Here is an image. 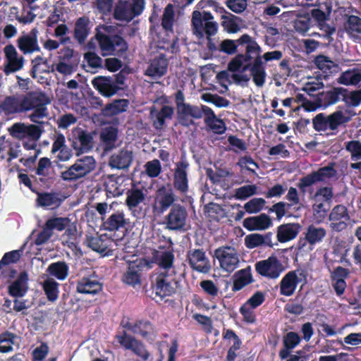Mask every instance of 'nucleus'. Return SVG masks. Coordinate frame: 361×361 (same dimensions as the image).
I'll list each match as a JSON object with an SVG mask.
<instances>
[{
    "mask_svg": "<svg viewBox=\"0 0 361 361\" xmlns=\"http://www.w3.org/2000/svg\"><path fill=\"white\" fill-rule=\"evenodd\" d=\"M239 44H245V54H238L228 63V70L231 72H250L254 83L262 87L265 82L267 73L263 61L262 49L257 42L247 34L238 39Z\"/></svg>",
    "mask_w": 361,
    "mask_h": 361,
    "instance_id": "1",
    "label": "nucleus"
},
{
    "mask_svg": "<svg viewBox=\"0 0 361 361\" xmlns=\"http://www.w3.org/2000/svg\"><path fill=\"white\" fill-rule=\"evenodd\" d=\"M355 115L354 111L349 109H337L330 114L319 113L312 118V126L317 132L329 131L327 135H336L340 128H345Z\"/></svg>",
    "mask_w": 361,
    "mask_h": 361,
    "instance_id": "2",
    "label": "nucleus"
},
{
    "mask_svg": "<svg viewBox=\"0 0 361 361\" xmlns=\"http://www.w3.org/2000/svg\"><path fill=\"white\" fill-rule=\"evenodd\" d=\"M23 112L32 110L29 116L30 120L35 123H42L39 119L48 116L46 106L51 101L46 93L41 91H30L20 99Z\"/></svg>",
    "mask_w": 361,
    "mask_h": 361,
    "instance_id": "3",
    "label": "nucleus"
},
{
    "mask_svg": "<svg viewBox=\"0 0 361 361\" xmlns=\"http://www.w3.org/2000/svg\"><path fill=\"white\" fill-rule=\"evenodd\" d=\"M97 40L103 56L114 55L123 59L126 57L128 44L121 35L101 33L97 35Z\"/></svg>",
    "mask_w": 361,
    "mask_h": 361,
    "instance_id": "4",
    "label": "nucleus"
},
{
    "mask_svg": "<svg viewBox=\"0 0 361 361\" xmlns=\"http://www.w3.org/2000/svg\"><path fill=\"white\" fill-rule=\"evenodd\" d=\"M213 16L209 11H204L202 14L199 11H194L192 13V29L193 34L202 38L205 34L210 41V37L216 35L218 25L216 22L210 21Z\"/></svg>",
    "mask_w": 361,
    "mask_h": 361,
    "instance_id": "5",
    "label": "nucleus"
},
{
    "mask_svg": "<svg viewBox=\"0 0 361 361\" xmlns=\"http://www.w3.org/2000/svg\"><path fill=\"white\" fill-rule=\"evenodd\" d=\"M96 160L92 156H83L76 159L67 170L61 173V178L66 181H75L92 172L96 168Z\"/></svg>",
    "mask_w": 361,
    "mask_h": 361,
    "instance_id": "6",
    "label": "nucleus"
},
{
    "mask_svg": "<svg viewBox=\"0 0 361 361\" xmlns=\"http://www.w3.org/2000/svg\"><path fill=\"white\" fill-rule=\"evenodd\" d=\"M177 284L176 271L173 269L171 273L161 271L152 280L153 291L161 299L173 295L176 291Z\"/></svg>",
    "mask_w": 361,
    "mask_h": 361,
    "instance_id": "7",
    "label": "nucleus"
},
{
    "mask_svg": "<svg viewBox=\"0 0 361 361\" xmlns=\"http://www.w3.org/2000/svg\"><path fill=\"white\" fill-rule=\"evenodd\" d=\"M336 175L337 171L334 169V163H330L327 166L321 167L302 177L298 183V188L305 195L308 191V188L319 182H326L327 180L335 178Z\"/></svg>",
    "mask_w": 361,
    "mask_h": 361,
    "instance_id": "8",
    "label": "nucleus"
},
{
    "mask_svg": "<svg viewBox=\"0 0 361 361\" xmlns=\"http://www.w3.org/2000/svg\"><path fill=\"white\" fill-rule=\"evenodd\" d=\"M121 326L135 335L153 342L157 337V330L154 325L147 319H138L130 322L129 317H124L121 322Z\"/></svg>",
    "mask_w": 361,
    "mask_h": 361,
    "instance_id": "9",
    "label": "nucleus"
},
{
    "mask_svg": "<svg viewBox=\"0 0 361 361\" xmlns=\"http://www.w3.org/2000/svg\"><path fill=\"white\" fill-rule=\"evenodd\" d=\"M176 195L170 187L161 185L156 190L153 203L152 204V212L155 215H161L175 204Z\"/></svg>",
    "mask_w": 361,
    "mask_h": 361,
    "instance_id": "10",
    "label": "nucleus"
},
{
    "mask_svg": "<svg viewBox=\"0 0 361 361\" xmlns=\"http://www.w3.org/2000/svg\"><path fill=\"white\" fill-rule=\"evenodd\" d=\"M116 338L124 349L132 351L142 361H147L149 360L150 353L140 340L127 334L126 331H123L117 334Z\"/></svg>",
    "mask_w": 361,
    "mask_h": 361,
    "instance_id": "11",
    "label": "nucleus"
},
{
    "mask_svg": "<svg viewBox=\"0 0 361 361\" xmlns=\"http://www.w3.org/2000/svg\"><path fill=\"white\" fill-rule=\"evenodd\" d=\"M214 257L218 259L220 267L227 272H233L239 265V255L233 247H218L214 250Z\"/></svg>",
    "mask_w": 361,
    "mask_h": 361,
    "instance_id": "12",
    "label": "nucleus"
},
{
    "mask_svg": "<svg viewBox=\"0 0 361 361\" xmlns=\"http://www.w3.org/2000/svg\"><path fill=\"white\" fill-rule=\"evenodd\" d=\"M189 166L190 164L185 157H181L180 160L175 164L173 185L174 189L183 195H186L189 191L188 176Z\"/></svg>",
    "mask_w": 361,
    "mask_h": 361,
    "instance_id": "13",
    "label": "nucleus"
},
{
    "mask_svg": "<svg viewBox=\"0 0 361 361\" xmlns=\"http://www.w3.org/2000/svg\"><path fill=\"white\" fill-rule=\"evenodd\" d=\"M188 216L187 209L184 206L180 204H173L165 217L166 228L171 231L184 230Z\"/></svg>",
    "mask_w": 361,
    "mask_h": 361,
    "instance_id": "14",
    "label": "nucleus"
},
{
    "mask_svg": "<svg viewBox=\"0 0 361 361\" xmlns=\"http://www.w3.org/2000/svg\"><path fill=\"white\" fill-rule=\"evenodd\" d=\"M25 124L23 123H16L10 128L9 131L11 135L16 138L24 140L25 138H30L32 140H39L42 133H44L43 124Z\"/></svg>",
    "mask_w": 361,
    "mask_h": 361,
    "instance_id": "15",
    "label": "nucleus"
},
{
    "mask_svg": "<svg viewBox=\"0 0 361 361\" xmlns=\"http://www.w3.org/2000/svg\"><path fill=\"white\" fill-rule=\"evenodd\" d=\"M255 267L256 271L260 276L272 279H277L284 269L281 262L274 255L257 262Z\"/></svg>",
    "mask_w": 361,
    "mask_h": 361,
    "instance_id": "16",
    "label": "nucleus"
},
{
    "mask_svg": "<svg viewBox=\"0 0 361 361\" xmlns=\"http://www.w3.org/2000/svg\"><path fill=\"white\" fill-rule=\"evenodd\" d=\"M350 219L347 207L343 204H337L329 213V227L335 232L343 231L348 228Z\"/></svg>",
    "mask_w": 361,
    "mask_h": 361,
    "instance_id": "17",
    "label": "nucleus"
},
{
    "mask_svg": "<svg viewBox=\"0 0 361 361\" xmlns=\"http://www.w3.org/2000/svg\"><path fill=\"white\" fill-rule=\"evenodd\" d=\"M186 259L192 270L200 273H207L211 265L203 249H190L187 252Z\"/></svg>",
    "mask_w": 361,
    "mask_h": 361,
    "instance_id": "18",
    "label": "nucleus"
},
{
    "mask_svg": "<svg viewBox=\"0 0 361 361\" xmlns=\"http://www.w3.org/2000/svg\"><path fill=\"white\" fill-rule=\"evenodd\" d=\"M5 55V64L4 71L8 75L21 70L24 65V58L19 56L15 47L10 44L4 49Z\"/></svg>",
    "mask_w": 361,
    "mask_h": 361,
    "instance_id": "19",
    "label": "nucleus"
},
{
    "mask_svg": "<svg viewBox=\"0 0 361 361\" xmlns=\"http://www.w3.org/2000/svg\"><path fill=\"white\" fill-rule=\"evenodd\" d=\"M114 78L111 76L99 75L93 78L92 85L98 92L104 97H111L115 95L121 87L115 85Z\"/></svg>",
    "mask_w": 361,
    "mask_h": 361,
    "instance_id": "20",
    "label": "nucleus"
},
{
    "mask_svg": "<svg viewBox=\"0 0 361 361\" xmlns=\"http://www.w3.org/2000/svg\"><path fill=\"white\" fill-rule=\"evenodd\" d=\"M38 30L33 28L28 34L21 35L16 40L17 47L24 54L40 51L37 40Z\"/></svg>",
    "mask_w": 361,
    "mask_h": 361,
    "instance_id": "21",
    "label": "nucleus"
},
{
    "mask_svg": "<svg viewBox=\"0 0 361 361\" xmlns=\"http://www.w3.org/2000/svg\"><path fill=\"white\" fill-rule=\"evenodd\" d=\"M73 147L77 154L90 151L93 147V136L85 130L78 128L73 132Z\"/></svg>",
    "mask_w": 361,
    "mask_h": 361,
    "instance_id": "22",
    "label": "nucleus"
},
{
    "mask_svg": "<svg viewBox=\"0 0 361 361\" xmlns=\"http://www.w3.org/2000/svg\"><path fill=\"white\" fill-rule=\"evenodd\" d=\"M349 248L344 244H336L333 247L332 251L328 257H325L326 263L329 269L334 267V264H343L346 267L352 265L350 261L347 258Z\"/></svg>",
    "mask_w": 361,
    "mask_h": 361,
    "instance_id": "23",
    "label": "nucleus"
},
{
    "mask_svg": "<svg viewBox=\"0 0 361 361\" xmlns=\"http://www.w3.org/2000/svg\"><path fill=\"white\" fill-rule=\"evenodd\" d=\"M103 284L93 276H83L76 283V290L79 293L96 295L102 290Z\"/></svg>",
    "mask_w": 361,
    "mask_h": 361,
    "instance_id": "24",
    "label": "nucleus"
},
{
    "mask_svg": "<svg viewBox=\"0 0 361 361\" xmlns=\"http://www.w3.org/2000/svg\"><path fill=\"white\" fill-rule=\"evenodd\" d=\"M169 61L164 54L155 56L148 66L145 75L152 78H160L166 74Z\"/></svg>",
    "mask_w": 361,
    "mask_h": 361,
    "instance_id": "25",
    "label": "nucleus"
},
{
    "mask_svg": "<svg viewBox=\"0 0 361 361\" xmlns=\"http://www.w3.org/2000/svg\"><path fill=\"white\" fill-rule=\"evenodd\" d=\"M65 199L61 192H43L37 194L36 202L39 207L53 209L58 208Z\"/></svg>",
    "mask_w": 361,
    "mask_h": 361,
    "instance_id": "26",
    "label": "nucleus"
},
{
    "mask_svg": "<svg viewBox=\"0 0 361 361\" xmlns=\"http://www.w3.org/2000/svg\"><path fill=\"white\" fill-rule=\"evenodd\" d=\"M350 271L338 266L331 272V286L336 295L341 296L345 290L347 284L345 281L349 276Z\"/></svg>",
    "mask_w": 361,
    "mask_h": 361,
    "instance_id": "27",
    "label": "nucleus"
},
{
    "mask_svg": "<svg viewBox=\"0 0 361 361\" xmlns=\"http://www.w3.org/2000/svg\"><path fill=\"white\" fill-rule=\"evenodd\" d=\"M87 245L92 250L107 255L111 251L113 241L106 234L87 237Z\"/></svg>",
    "mask_w": 361,
    "mask_h": 361,
    "instance_id": "28",
    "label": "nucleus"
},
{
    "mask_svg": "<svg viewBox=\"0 0 361 361\" xmlns=\"http://www.w3.org/2000/svg\"><path fill=\"white\" fill-rule=\"evenodd\" d=\"M343 92L345 91L343 87H333L328 90L319 92L318 101L322 105V109H326L342 101Z\"/></svg>",
    "mask_w": 361,
    "mask_h": 361,
    "instance_id": "29",
    "label": "nucleus"
},
{
    "mask_svg": "<svg viewBox=\"0 0 361 361\" xmlns=\"http://www.w3.org/2000/svg\"><path fill=\"white\" fill-rule=\"evenodd\" d=\"M174 113L173 107L164 105L159 111L154 106L150 108L149 116L153 120V126L156 130H161L165 126L166 119H171Z\"/></svg>",
    "mask_w": 361,
    "mask_h": 361,
    "instance_id": "30",
    "label": "nucleus"
},
{
    "mask_svg": "<svg viewBox=\"0 0 361 361\" xmlns=\"http://www.w3.org/2000/svg\"><path fill=\"white\" fill-rule=\"evenodd\" d=\"M128 223V219L126 218L124 212L123 210H118L111 214L102 222V226L105 231H116L126 228Z\"/></svg>",
    "mask_w": 361,
    "mask_h": 361,
    "instance_id": "31",
    "label": "nucleus"
},
{
    "mask_svg": "<svg viewBox=\"0 0 361 361\" xmlns=\"http://www.w3.org/2000/svg\"><path fill=\"white\" fill-rule=\"evenodd\" d=\"M233 285L231 290L233 292H237L242 290L247 286L252 283L255 280L252 274L250 266L237 271L232 276Z\"/></svg>",
    "mask_w": 361,
    "mask_h": 361,
    "instance_id": "32",
    "label": "nucleus"
},
{
    "mask_svg": "<svg viewBox=\"0 0 361 361\" xmlns=\"http://www.w3.org/2000/svg\"><path fill=\"white\" fill-rule=\"evenodd\" d=\"M301 228V225L298 223H287L279 226L276 231L278 241L284 243L295 239Z\"/></svg>",
    "mask_w": 361,
    "mask_h": 361,
    "instance_id": "33",
    "label": "nucleus"
},
{
    "mask_svg": "<svg viewBox=\"0 0 361 361\" xmlns=\"http://www.w3.org/2000/svg\"><path fill=\"white\" fill-rule=\"evenodd\" d=\"M272 221L269 216L266 214H261L258 216H250L245 219L243 226L249 231H263L269 228Z\"/></svg>",
    "mask_w": 361,
    "mask_h": 361,
    "instance_id": "34",
    "label": "nucleus"
},
{
    "mask_svg": "<svg viewBox=\"0 0 361 361\" xmlns=\"http://www.w3.org/2000/svg\"><path fill=\"white\" fill-rule=\"evenodd\" d=\"M28 274L26 271L20 273L17 279L8 287V293L13 298H23L28 290Z\"/></svg>",
    "mask_w": 361,
    "mask_h": 361,
    "instance_id": "35",
    "label": "nucleus"
},
{
    "mask_svg": "<svg viewBox=\"0 0 361 361\" xmlns=\"http://www.w3.org/2000/svg\"><path fill=\"white\" fill-rule=\"evenodd\" d=\"M133 159V152L123 149L110 157L109 166L117 169H126L130 166Z\"/></svg>",
    "mask_w": 361,
    "mask_h": 361,
    "instance_id": "36",
    "label": "nucleus"
},
{
    "mask_svg": "<svg viewBox=\"0 0 361 361\" xmlns=\"http://www.w3.org/2000/svg\"><path fill=\"white\" fill-rule=\"evenodd\" d=\"M142 267L135 262L131 263L128 267L126 271L122 276V281L129 286L135 287L141 284V276Z\"/></svg>",
    "mask_w": 361,
    "mask_h": 361,
    "instance_id": "37",
    "label": "nucleus"
},
{
    "mask_svg": "<svg viewBox=\"0 0 361 361\" xmlns=\"http://www.w3.org/2000/svg\"><path fill=\"white\" fill-rule=\"evenodd\" d=\"M124 179L122 176L116 175H109L105 180L104 186L106 195L109 197H118L121 195L124 191L122 185Z\"/></svg>",
    "mask_w": 361,
    "mask_h": 361,
    "instance_id": "38",
    "label": "nucleus"
},
{
    "mask_svg": "<svg viewBox=\"0 0 361 361\" xmlns=\"http://www.w3.org/2000/svg\"><path fill=\"white\" fill-rule=\"evenodd\" d=\"M222 338L225 341L231 339L233 341V345L228 350L226 360L234 361L237 356L235 352L241 348L242 341L233 330L229 329H224Z\"/></svg>",
    "mask_w": 361,
    "mask_h": 361,
    "instance_id": "39",
    "label": "nucleus"
},
{
    "mask_svg": "<svg viewBox=\"0 0 361 361\" xmlns=\"http://www.w3.org/2000/svg\"><path fill=\"white\" fill-rule=\"evenodd\" d=\"M297 274L295 271L288 272L280 282V294L291 296L297 288Z\"/></svg>",
    "mask_w": 361,
    "mask_h": 361,
    "instance_id": "40",
    "label": "nucleus"
},
{
    "mask_svg": "<svg viewBox=\"0 0 361 361\" xmlns=\"http://www.w3.org/2000/svg\"><path fill=\"white\" fill-rule=\"evenodd\" d=\"M337 81L344 85H357L361 82V65L342 72Z\"/></svg>",
    "mask_w": 361,
    "mask_h": 361,
    "instance_id": "41",
    "label": "nucleus"
},
{
    "mask_svg": "<svg viewBox=\"0 0 361 361\" xmlns=\"http://www.w3.org/2000/svg\"><path fill=\"white\" fill-rule=\"evenodd\" d=\"M89 18L86 16L80 17L75 23L74 38L80 43L85 42L90 33Z\"/></svg>",
    "mask_w": 361,
    "mask_h": 361,
    "instance_id": "42",
    "label": "nucleus"
},
{
    "mask_svg": "<svg viewBox=\"0 0 361 361\" xmlns=\"http://www.w3.org/2000/svg\"><path fill=\"white\" fill-rule=\"evenodd\" d=\"M209 114L204 118V123L207 128L212 130L214 133L221 135L226 130V126L224 121L218 118L213 110L207 111Z\"/></svg>",
    "mask_w": 361,
    "mask_h": 361,
    "instance_id": "43",
    "label": "nucleus"
},
{
    "mask_svg": "<svg viewBox=\"0 0 361 361\" xmlns=\"http://www.w3.org/2000/svg\"><path fill=\"white\" fill-rule=\"evenodd\" d=\"M314 63L317 67L322 71L323 78L326 79L329 75L335 73L338 68V65L329 57L324 55H319L314 59Z\"/></svg>",
    "mask_w": 361,
    "mask_h": 361,
    "instance_id": "44",
    "label": "nucleus"
},
{
    "mask_svg": "<svg viewBox=\"0 0 361 361\" xmlns=\"http://www.w3.org/2000/svg\"><path fill=\"white\" fill-rule=\"evenodd\" d=\"M49 275L55 277L58 280H65L69 273V267L64 261H59L50 264L47 269Z\"/></svg>",
    "mask_w": 361,
    "mask_h": 361,
    "instance_id": "45",
    "label": "nucleus"
},
{
    "mask_svg": "<svg viewBox=\"0 0 361 361\" xmlns=\"http://www.w3.org/2000/svg\"><path fill=\"white\" fill-rule=\"evenodd\" d=\"M117 139L118 130L116 128L112 126L106 127L100 133V140L104 144L106 150L114 149Z\"/></svg>",
    "mask_w": 361,
    "mask_h": 361,
    "instance_id": "46",
    "label": "nucleus"
},
{
    "mask_svg": "<svg viewBox=\"0 0 361 361\" xmlns=\"http://www.w3.org/2000/svg\"><path fill=\"white\" fill-rule=\"evenodd\" d=\"M21 101L14 96H8L0 104V109L6 115L23 112Z\"/></svg>",
    "mask_w": 361,
    "mask_h": 361,
    "instance_id": "47",
    "label": "nucleus"
},
{
    "mask_svg": "<svg viewBox=\"0 0 361 361\" xmlns=\"http://www.w3.org/2000/svg\"><path fill=\"white\" fill-rule=\"evenodd\" d=\"M145 199V194L142 189L131 188L126 192V204L130 210L136 208Z\"/></svg>",
    "mask_w": 361,
    "mask_h": 361,
    "instance_id": "48",
    "label": "nucleus"
},
{
    "mask_svg": "<svg viewBox=\"0 0 361 361\" xmlns=\"http://www.w3.org/2000/svg\"><path fill=\"white\" fill-rule=\"evenodd\" d=\"M326 235V231L324 228H317L311 224L307 228L305 238L310 245H315L322 242Z\"/></svg>",
    "mask_w": 361,
    "mask_h": 361,
    "instance_id": "49",
    "label": "nucleus"
},
{
    "mask_svg": "<svg viewBox=\"0 0 361 361\" xmlns=\"http://www.w3.org/2000/svg\"><path fill=\"white\" fill-rule=\"evenodd\" d=\"M59 283L52 278H47L42 283V289L49 301L54 302L58 299L59 293Z\"/></svg>",
    "mask_w": 361,
    "mask_h": 361,
    "instance_id": "50",
    "label": "nucleus"
},
{
    "mask_svg": "<svg viewBox=\"0 0 361 361\" xmlns=\"http://www.w3.org/2000/svg\"><path fill=\"white\" fill-rule=\"evenodd\" d=\"M347 17L344 23L346 32L353 37H358L361 35V18L354 15H350Z\"/></svg>",
    "mask_w": 361,
    "mask_h": 361,
    "instance_id": "51",
    "label": "nucleus"
},
{
    "mask_svg": "<svg viewBox=\"0 0 361 361\" xmlns=\"http://www.w3.org/2000/svg\"><path fill=\"white\" fill-rule=\"evenodd\" d=\"M212 110V109L210 107L206 105L202 104L200 106H198L188 104L184 105V107L183 108V113L185 115H189L192 118L200 119L203 116H204V118H207L209 115L207 111H209L211 112Z\"/></svg>",
    "mask_w": 361,
    "mask_h": 361,
    "instance_id": "52",
    "label": "nucleus"
},
{
    "mask_svg": "<svg viewBox=\"0 0 361 361\" xmlns=\"http://www.w3.org/2000/svg\"><path fill=\"white\" fill-rule=\"evenodd\" d=\"M175 257L172 251L166 250L161 252L159 255H157L156 257L157 263L159 267L164 269L163 271H169L171 273V271L174 268L173 267Z\"/></svg>",
    "mask_w": 361,
    "mask_h": 361,
    "instance_id": "53",
    "label": "nucleus"
},
{
    "mask_svg": "<svg viewBox=\"0 0 361 361\" xmlns=\"http://www.w3.org/2000/svg\"><path fill=\"white\" fill-rule=\"evenodd\" d=\"M70 223L71 219L68 217L53 216L48 219L44 225L51 232L54 231L61 232L64 231Z\"/></svg>",
    "mask_w": 361,
    "mask_h": 361,
    "instance_id": "54",
    "label": "nucleus"
},
{
    "mask_svg": "<svg viewBox=\"0 0 361 361\" xmlns=\"http://www.w3.org/2000/svg\"><path fill=\"white\" fill-rule=\"evenodd\" d=\"M175 22V11L172 4H168L164 10L161 26L166 31H172Z\"/></svg>",
    "mask_w": 361,
    "mask_h": 361,
    "instance_id": "55",
    "label": "nucleus"
},
{
    "mask_svg": "<svg viewBox=\"0 0 361 361\" xmlns=\"http://www.w3.org/2000/svg\"><path fill=\"white\" fill-rule=\"evenodd\" d=\"M345 92L343 93L342 101L345 102L348 107H355L361 104V90L349 91L344 88Z\"/></svg>",
    "mask_w": 361,
    "mask_h": 361,
    "instance_id": "56",
    "label": "nucleus"
},
{
    "mask_svg": "<svg viewBox=\"0 0 361 361\" xmlns=\"http://www.w3.org/2000/svg\"><path fill=\"white\" fill-rule=\"evenodd\" d=\"M16 337V336L13 333L8 331L0 334V353H7L12 351Z\"/></svg>",
    "mask_w": 361,
    "mask_h": 361,
    "instance_id": "57",
    "label": "nucleus"
},
{
    "mask_svg": "<svg viewBox=\"0 0 361 361\" xmlns=\"http://www.w3.org/2000/svg\"><path fill=\"white\" fill-rule=\"evenodd\" d=\"M334 196V194L333 188L324 186L319 188L312 198L315 201H319V198L322 197L323 202H326L328 204H330L332 202Z\"/></svg>",
    "mask_w": 361,
    "mask_h": 361,
    "instance_id": "58",
    "label": "nucleus"
},
{
    "mask_svg": "<svg viewBox=\"0 0 361 361\" xmlns=\"http://www.w3.org/2000/svg\"><path fill=\"white\" fill-rule=\"evenodd\" d=\"M229 16L222 15L221 25L228 33H235L239 30V26L236 23V19L238 18L231 13Z\"/></svg>",
    "mask_w": 361,
    "mask_h": 361,
    "instance_id": "59",
    "label": "nucleus"
},
{
    "mask_svg": "<svg viewBox=\"0 0 361 361\" xmlns=\"http://www.w3.org/2000/svg\"><path fill=\"white\" fill-rule=\"evenodd\" d=\"M266 201L262 197H255L246 202L244 209L249 214L259 212L264 207Z\"/></svg>",
    "mask_w": 361,
    "mask_h": 361,
    "instance_id": "60",
    "label": "nucleus"
},
{
    "mask_svg": "<svg viewBox=\"0 0 361 361\" xmlns=\"http://www.w3.org/2000/svg\"><path fill=\"white\" fill-rule=\"evenodd\" d=\"M255 194H257L255 185H245L235 189V197L237 200H243Z\"/></svg>",
    "mask_w": 361,
    "mask_h": 361,
    "instance_id": "61",
    "label": "nucleus"
},
{
    "mask_svg": "<svg viewBox=\"0 0 361 361\" xmlns=\"http://www.w3.org/2000/svg\"><path fill=\"white\" fill-rule=\"evenodd\" d=\"M239 312L240 314L243 317V322L246 324H254L255 323L257 319H256V314L255 312V309L252 307H250L247 305L243 303L240 309Z\"/></svg>",
    "mask_w": 361,
    "mask_h": 361,
    "instance_id": "62",
    "label": "nucleus"
},
{
    "mask_svg": "<svg viewBox=\"0 0 361 361\" xmlns=\"http://www.w3.org/2000/svg\"><path fill=\"white\" fill-rule=\"evenodd\" d=\"M240 44L237 40L226 39L223 40L220 45L219 50L228 55L234 54L238 51V46Z\"/></svg>",
    "mask_w": 361,
    "mask_h": 361,
    "instance_id": "63",
    "label": "nucleus"
},
{
    "mask_svg": "<svg viewBox=\"0 0 361 361\" xmlns=\"http://www.w3.org/2000/svg\"><path fill=\"white\" fill-rule=\"evenodd\" d=\"M345 149L350 152L353 160L361 159V142L359 140H351L345 143Z\"/></svg>",
    "mask_w": 361,
    "mask_h": 361,
    "instance_id": "64",
    "label": "nucleus"
}]
</instances>
